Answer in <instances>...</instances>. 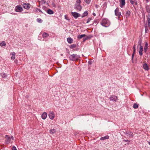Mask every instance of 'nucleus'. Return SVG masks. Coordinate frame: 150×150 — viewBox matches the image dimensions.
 Here are the masks:
<instances>
[{
  "instance_id": "obj_12",
  "label": "nucleus",
  "mask_w": 150,
  "mask_h": 150,
  "mask_svg": "<svg viewBox=\"0 0 150 150\" xmlns=\"http://www.w3.org/2000/svg\"><path fill=\"white\" fill-rule=\"evenodd\" d=\"M143 50V47L142 46H140L139 51V54L140 56H142V52Z\"/></svg>"
},
{
  "instance_id": "obj_41",
  "label": "nucleus",
  "mask_w": 150,
  "mask_h": 150,
  "mask_svg": "<svg viewBox=\"0 0 150 150\" xmlns=\"http://www.w3.org/2000/svg\"><path fill=\"white\" fill-rule=\"evenodd\" d=\"M88 63L90 65H91L92 64V62H91V61H89L88 62Z\"/></svg>"
},
{
  "instance_id": "obj_23",
  "label": "nucleus",
  "mask_w": 150,
  "mask_h": 150,
  "mask_svg": "<svg viewBox=\"0 0 150 150\" xmlns=\"http://www.w3.org/2000/svg\"><path fill=\"white\" fill-rule=\"evenodd\" d=\"M139 104L137 103H134L133 105V107L134 109H137L138 108Z\"/></svg>"
},
{
  "instance_id": "obj_16",
  "label": "nucleus",
  "mask_w": 150,
  "mask_h": 150,
  "mask_svg": "<svg viewBox=\"0 0 150 150\" xmlns=\"http://www.w3.org/2000/svg\"><path fill=\"white\" fill-rule=\"evenodd\" d=\"M148 49V43L147 42H146L145 44L144 45V52L146 53V51Z\"/></svg>"
},
{
  "instance_id": "obj_39",
  "label": "nucleus",
  "mask_w": 150,
  "mask_h": 150,
  "mask_svg": "<svg viewBox=\"0 0 150 150\" xmlns=\"http://www.w3.org/2000/svg\"><path fill=\"white\" fill-rule=\"evenodd\" d=\"M12 150H17L16 148L14 146L12 147Z\"/></svg>"
},
{
  "instance_id": "obj_52",
  "label": "nucleus",
  "mask_w": 150,
  "mask_h": 150,
  "mask_svg": "<svg viewBox=\"0 0 150 150\" xmlns=\"http://www.w3.org/2000/svg\"><path fill=\"white\" fill-rule=\"evenodd\" d=\"M65 19H66V17L65 16Z\"/></svg>"
},
{
  "instance_id": "obj_45",
  "label": "nucleus",
  "mask_w": 150,
  "mask_h": 150,
  "mask_svg": "<svg viewBox=\"0 0 150 150\" xmlns=\"http://www.w3.org/2000/svg\"><path fill=\"white\" fill-rule=\"evenodd\" d=\"M123 141H124L125 142H129V141L128 140H123Z\"/></svg>"
},
{
  "instance_id": "obj_33",
  "label": "nucleus",
  "mask_w": 150,
  "mask_h": 150,
  "mask_svg": "<svg viewBox=\"0 0 150 150\" xmlns=\"http://www.w3.org/2000/svg\"><path fill=\"white\" fill-rule=\"evenodd\" d=\"M147 23L149 28L150 29V19H147Z\"/></svg>"
},
{
  "instance_id": "obj_35",
  "label": "nucleus",
  "mask_w": 150,
  "mask_h": 150,
  "mask_svg": "<svg viewBox=\"0 0 150 150\" xmlns=\"http://www.w3.org/2000/svg\"><path fill=\"white\" fill-rule=\"evenodd\" d=\"M85 1L86 3L87 4H89L91 1L90 0H85Z\"/></svg>"
},
{
  "instance_id": "obj_44",
  "label": "nucleus",
  "mask_w": 150,
  "mask_h": 150,
  "mask_svg": "<svg viewBox=\"0 0 150 150\" xmlns=\"http://www.w3.org/2000/svg\"><path fill=\"white\" fill-rule=\"evenodd\" d=\"M135 52H136V50H133V52L132 54H134Z\"/></svg>"
},
{
  "instance_id": "obj_17",
  "label": "nucleus",
  "mask_w": 150,
  "mask_h": 150,
  "mask_svg": "<svg viewBox=\"0 0 150 150\" xmlns=\"http://www.w3.org/2000/svg\"><path fill=\"white\" fill-rule=\"evenodd\" d=\"M131 13V12L129 11H127L125 13V16L126 18H129Z\"/></svg>"
},
{
  "instance_id": "obj_38",
  "label": "nucleus",
  "mask_w": 150,
  "mask_h": 150,
  "mask_svg": "<svg viewBox=\"0 0 150 150\" xmlns=\"http://www.w3.org/2000/svg\"><path fill=\"white\" fill-rule=\"evenodd\" d=\"M145 32L146 33H147V31L148 30V29L147 28V27L146 25L145 26Z\"/></svg>"
},
{
  "instance_id": "obj_14",
  "label": "nucleus",
  "mask_w": 150,
  "mask_h": 150,
  "mask_svg": "<svg viewBox=\"0 0 150 150\" xmlns=\"http://www.w3.org/2000/svg\"><path fill=\"white\" fill-rule=\"evenodd\" d=\"M72 15L75 18H78L80 15V14L76 12H74L72 13Z\"/></svg>"
},
{
  "instance_id": "obj_29",
  "label": "nucleus",
  "mask_w": 150,
  "mask_h": 150,
  "mask_svg": "<svg viewBox=\"0 0 150 150\" xmlns=\"http://www.w3.org/2000/svg\"><path fill=\"white\" fill-rule=\"evenodd\" d=\"M0 45L1 46H5L6 45V44L5 43L4 41H3L0 43Z\"/></svg>"
},
{
  "instance_id": "obj_26",
  "label": "nucleus",
  "mask_w": 150,
  "mask_h": 150,
  "mask_svg": "<svg viewBox=\"0 0 150 150\" xmlns=\"http://www.w3.org/2000/svg\"><path fill=\"white\" fill-rule=\"evenodd\" d=\"M56 132V130L55 129H51L50 130V133L52 134L55 132Z\"/></svg>"
},
{
  "instance_id": "obj_42",
  "label": "nucleus",
  "mask_w": 150,
  "mask_h": 150,
  "mask_svg": "<svg viewBox=\"0 0 150 150\" xmlns=\"http://www.w3.org/2000/svg\"><path fill=\"white\" fill-rule=\"evenodd\" d=\"M134 54H132V60H133V58H134Z\"/></svg>"
},
{
  "instance_id": "obj_51",
  "label": "nucleus",
  "mask_w": 150,
  "mask_h": 150,
  "mask_svg": "<svg viewBox=\"0 0 150 150\" xmlns=\"http://www.w3.org/2000/svg\"><path fill=\"white\" fill-rule=\"evenodd\" d=\"M39 11H40V12H41V10H40L39 9Z\"/></svg>"
},
{
  "instance_id": "obj_24",
  "label": "nucleus",
  "mask_w": 150,
  "mask_h": 150,
  "mask_svg": "<svg viewBox=\"0 0 150 150\" xmlns=\"http://www.w3.org/2000/svg\"><path fill=\"white\" fill-rule=\"evenodd\" d=\"M146 11L150 14V7L148 6H147L146 7Z\"/></svg>"
},
{
  "instance_id": "obj_28",
  "label": "nucleus",
  "mask_w": 150,
  "mask_h": 150,
  "mask_svg": "<svg viewBox=\"0 0 150 150\" xmlns=\"http://www.w3.org/2000/svg\"><path fill=\"white\" fill-rule=\"evenodd\" d=\"M142 39H139V42H138V46L139 45L140 46H142L141 44L142 43Z\"/></svg>"
},
{
  "instance_id": "obj_11",
  "label": "nucleus",
  "mask_w": 150,
  "mask_h": 150,
  "mask_svg": "<svg viewBox=\"0 0 150 150\" xmlns=\"http://www.w3.org/2000/svg\"><path fill=\"white\" fill-rule=\"evenodd\" d=\"M126 134L127 137L129 138L132 137L133 136V133L132 132H126Z\"/></svg>"
},
{
  "instance_id": "obj_4",
  "label": "nucleus",
  "mask_w": 150,
  "mask_h": 150,
  "mask_svg": "<svg viewBox=\"0 0 150 150\" xmlns=\"http://www.w3.org/2000/svg\"><path fill=\"white\" fill-rule=\"evenodd\" d=\"M80 0H77L76 1V3L75 4V8L77 11H80L81 9V6L80 5Z\"/></svg>"
},
{
  "instance_id": "obj_30",
  "label": "nucleus",
  "mask_w": 150,
  "mask_h": 150,
  "mask_svg": "<svg viewBox=\"0 0 150 150\" xmlns=\"http://www.w3.org/2000/svg\"><path fill=\"white\" fill-rule=\"evenodd\" d=\"M91 20V19H87V20H86V19H85L83 21V23H87L90 21V20Z\"/></svg>"
},
{
  "instance_id": "obj_6",
  "label": "nucleus",
  "mask_w": 150,
  "mask_h": 150,
  "mask_svg": "<svg viewBox=\"0 0 150 150\" xmlns=\"http://www.w3.org/2000/svg\"><path fill=\"white\" fill-rule=\"evenodd\" d=\"M15 10L16 12H21L23 10V9L21 6L18 5L16 6Z\"/></svg>"
},
{
  "instance_id": "obj_13",
  "label": "nucleus",
  "mask_w": 150,
  "mask_h": 150,
  "mask_svg": "<svg viewBox=\"0 0 150 150\" xmlns=\"http://www.w3.org/2000/svg\"><path fill=\"white\" fill-rule=\"evenodd\" d=\"M47 114L46 112H44L41 116L42 118L44 120L47 117Z\"/></svg>"
},
{
  "instance_id": "obj_10",
  "label": "nucleus",
  "mask_w": 150,
  "mask_h": 150,
  "mask_svg": "<svg viewBox=\"0 0 150 150\" xmlns=\"http://www.w3.org/2000/svg\"><path fill=\"white\" fill-rule=\"evenodd\" d=\"M143 67L144 69L146 71H148L149 70V67L146 63L144 64Z\"/></svg>"
},
{
  "instance_id": "obj_7",
  "label": "nucleus",
  "mask_w": 150,
  "mask_h": 150,
  "mask_svg": "<svg viewBox=\"0 0 150 150\" xmlns=\"http://www.w3.org/2000/svg\"><path fill=\"white\" fill-rule=\"evenodd\" d=\"M49 116L50 119L53 120L54 117V112L52 111L50 112L49 114Z\"/></svg>"
},
{
  "instance_id": "obj_48",
  "label": "nucleus",
  "mask_w": 150,
  "mask_h": 150,
  "mask_svg": "<svg viewBox=\"0 0 150 150\" xmlns=\"http://www.w3.org/2000/svg\"><path fill=\"white\" fill-rule=\"evenodd\" d=\"M149 0H146V1H147V2H149Z\"/></svg>"
},
{
  "instance_id": "obj_46",
  "label": "nucleus",
  "mask_w": 150,
  "mask_h": 150,
  "mask_svg": "<svg viewBox=\"0 0 150 150\" xmlns=\"http://www.w3.org/2000/svg\"><path fill=\"white\" fill-rule=\"evenodd\" d=\"M93 16H96V14H95V13H93Z\"/></svg>"
},
{
  "instance_id": "obj_31",
  "label": "nucleus",
  "mask_w": 150,
  "mask_h": 150,
  "mask_svg": "<svg viewBox=\"0 0 150 150\" xmlns=\"http://www.w3.org/2000/svg\"><path fill=\"white\" fill-rule=\"evenodd\" d=\"M76 46V45L75 44H72L70 46V48L72 49L74 48H75Z\"/></svg>"
},
{
  "instance_id": "obj_21",
  "label": "nucleus",
  "mask_w": 150,
  "mask_h": 150,
  "mask_svg": "<svg viewBox=\"0 0 150 150\" xmlns=\"http://www.w3.org/2000/svg\"><path fill=\"white\" fill-rule=\"evenodd\" d=\"M86 35L85 34H83V35H79L78 36H77V38L78 39H80L82 38L85 37L86 36Z\"/></svg>"
},
{
  "instance_id": "obj_15",
  "label": "nucleus",
  "mask_w": 150,
  "mask_h": 150,
  "mask_svg": "<svg viewBox=\"0 0 150 150\" xmlns=\"http://www.w3.org/2000/svg\"><path fill=\"white\" fill-rule=\"evenodd\" d=\"M131 3L133 5H137V2L136 1V0H129Z\"/></svg>"
},
{
  "instance_id": "obj_32",
  "label": "nucleus",
  "mask_w": 150,
  "mask_h": 150,
  "mask_svg": "<svg viewBox=\"0 0 150 150\" xmlns=\"http://www.w3.org/2000/svg\"><path fill=\"white\" fill-rule=\"evenodd\" d=\"M1 76L3 78L5 77L6 76V74L4 73H1Z\"/></svg>"
},
{
  "instance_id": "obj_19",
  "label": "nucleus",
  "mask_w": 150,
  "mask_h": 150,
  "mask_svg": "<svg viewBox=\"0 0 150 150\" xmlns=\"http://www.w3.org/2000/svg\"><path fill=\"white\" fill-rule=\"evenodd\" d=\"M67 41L68 43L69 44L73 42V39L71 38H68L67 39Z\"/></svg>"
},
{
  "instance_id": "obj_1",
  "label": "nucleus",
  "mask_w": 150,
  "mask_h": 150,
  "mask_svg": "<svg viewBox=\"0 0 150 150\" xmlns=\"http://www.w3.org/2000/svg\"><path fill=\"white\" fill-rule=\"evenodd\" d=\"M80 58L79 55L76 54H73L69 57L70 60L72 61H76L78 60Z\"/></svg>"
},
{
  "instance_id": "obj_43",
  "label": "nucleus",
  "mask_w": 150,
  "mask_h": 150,
  "mask_svg": "<svg viewBox=\"0 0 150 150\" xmlns=\"http://www.w3.org/2000/svg\"><path fill=\"white\" fill-rule=\"evenodd\" d=\"M133 50H136L135 45H134L133 47Z\"/></svg>"
},
{
  "instance_id": "obj_47",
  "label": "nucleus",
  "mask_w": 150,
  "mask_h": 150,
  "mask_svg": "<svg viewBox=\"0 0 150 150\" xmlns=\"http://www.w3.org/2000/svg\"><path fill=\"white\" fill-rule=\"evenodd\" d=\"M42 1H43L44 3H45V1L44 0H41Z\"/></svg>"
},
{
  "instance_id": "obj_25",
  "label": "nucleus",
  "mask_w": 150,
  "mask_h": 150,
  "mask_svg": "<svg viewBox=\"0 0 150 150\" xmlns=\"http://www.w3.org/2000/svg\"><path fill=\"white\" fill-rule=\"evenodd\" d=\"M47 12L48 13L50 14H52L54 13L53 11L51 9H48L47 11Z\"/></svg>"
},
{
  "instance_id": "obj_40",
  "label": "nucleus",
  "mask_w": 150,
  "mask_h": 150,
  "mask_svg": "<svg viewBox=\"0 0 150 150\" xmlns=\"http://www.w3.org/2000/svg\"><path fill=\"white\" fill-rule=\"evenodd\" d=\"M15 56H12L11 57V58L12 60H14L15 59Z\"/></svg>"
},
{
  "instance_id": "obj_50",
  "label": "nucleus",
  "mask_w": 150,
  "mask_h": 150,
  "mask_svg": "<svg viewBox=\"0 0 150 150\" xmlns=\"http://www.w3.org/2000/svg\"><path fill=\"white\" fill-rule=\"evenodd\" d=\"M149 144L150 145V142H149Z\"/></svg>"
},
{
  "instance_id": "obj_20",
  "label": "nucleus",
  "mask_w": 150,
  "mask_h": 150,
  "mask_svg": "<svg viewBox=\"0 0 150 150\" xmlns=\"http://www.w3.org/2000/svg\"><path fill=\"white\" fill-rule=\"evenodd\" d=\"M109 138V136H105L100 138V140H104L106 139H108Z\"/></svg>"
},
{
  "instance_id": "obj_3",
  "label": "nucleus",
  "mask_w": 150,
  "mask_h": 150,
  "mask_svg": "<svg viewBox=\"0 0 150 150\" xmlns=\"http://www.w3.org/2000/svg\"><path fill=\"white\" fill-rule=\"evenodd\" d=\"M6 142L7 144L11 143L13 141V140H14V137L13 136L10 137L8 135H6Z\"/></svg>"
},
{
  "instance_id": "obj_18",
  "label": "nucleus",
  "mask_w": 150,
  "mask_h": 150,
  "mask_svg": "<svg viewBox=\"0 0 150 150\" xmlns=\"http://www.w3.org/2000/svg\"><path fill=\"white\" fill-rule=\"evenodd\" d=\"M42 36L43 38H45L49 36V34L47 33H44Z\"/></svg>"
},
{
  "instance_id": "obj_8",
  "label": "nucleus",
  "mask_w": 150,
  "mask_h": 150,
  "mask_svg": "<svg viewBox=\"0 0 150 150\" xmlns=\"http://www.w3.org/2000/svg\"><path fill=\"white\" fill-rule=\"evenodd\" d=\"M115 15L118 16V18H119V16L121 15V13L120 12H119V9L117 8L115 11Z\"/></svg>"
},
{
  "instance_id": "obj_34",
  "label": "nucleus",
  "mask_w": 150,
  "mask_h": 150,
  "mask_svg": "<svg viewBox=\"0 0 150 150\" xmlns=\"http://www.w3.org/2000/svg\"><path fill=\"white\" fill-rule=\"evenodd\" d=\"M37 21L40 23H42V19H37Z\"/></svg>"
},
{
  "instance_id": "obj_22",
  "label": "nucleus",
  "mask_w": 150,
  "mask_h": 150,
  "mask_svg": "<svg viewBox=\"0 0 150 150\" xmlns=\"http://www.w3.org/2000/svg\"><path fill=\"white\" fill-rule=\"evenodd\" d=\"M88 12L87 11H86L84 12L82 14L81 16V17L82 18H83L86 16L88 14Z\"/></svg>"
},
{
  "instance_id": "obj_49",
  "label": "nucleus",
  "mask_w": 150,
  "mask_h": 150,
  "mask_svg": "<svg viewBox=\"0 0 150 150\" xmlns=\"http://www.w3.org/2000/svg\"><path fill=\"white\" fill-rule=\"evenodd\" d=\"M147 19H150V17H148V18Z\"/></svg>"
},
{
  "instance_id": "obj_37",
  "label": "nucleus",
  "mask_w": 150,
  "mask_h": 150,
  "mask_svg": "<svg viewBox=\"0 0 150 150\" xmlns=\"http://www.w3.org/2000/svg\"><path fill=\"white\" fill-rule=\"evenodd\" d=\"M11 54L12 56H15V52H12L11 53Z\"/></svg>"
},
{
  "instance_id": "obj_9",
  "label": "nucleus",
  "mask_w": 150,
  "mask_h": 150,
  "mask_svg": "<svg viewBox=\"0 0 150 150\" xmlns=\"http://www.w3.org/2000/svg\"><path fill=\"white\" fill-rule=\"evenodd\" d=\"M23 6L25 9H28L30 8V5L28 4H23Z\"/></svg>"
},
{
  "instance_id": "obj_36",
  "label": "nucleus",
  "mask_w": 150,
  "mask_h": 150,
  "mask_svg": "<svg viewBox=\"0 0 150 150\" xmlns=\"http://www.w3.org/2000/svg\"><path fill=\"white\" fill-rule=\"evenodd\" d=\"M89 38L88 37H87L86 38H83V41H85L86 40L88 39Z\"/></svg>"
},
{
  "instance_id": "obj_2",
  "label": "nucleus",
  "mask_w": 150,
  "mask_h": 150,
  "mask_svg": "<svg viewBox=\"0 0 150 150\" xmlns=\"http://www.w3.org/2000/svg\"><path fill=\"white\" fill-rule=\"evenodd\" d=\"M101 24L103 26L107 27L109 26L110 22L108 19H103L101 22Z\"/></svg>"
},
{
  "instance_id": "obj_5",
  "label": "nucleus",
  "mask_w": 150,
  "mask_h": 150,
  "mask_svg": "<svg viewBox=\"0 0 150 150\" xmlns=\"http://www.w3.org/2000/svg\"><path fill=\"white\" fill-rule=\"evenodd\" d=\"M109 99L110 101H112L115 102H117L118 100V97L115 95H112Z\"/></svg>"
},
{
  "instance_id": "obj_27",
  "label": "nucleus",
  "mask_w": 150,
  "mask_h": 150,
  "mask_svg": "<svg viewBox=\"0 0 150 150\" xmlns=\"http://www.w3.org/2000/svg\"><path fill=\"white\" fill-rule=\"evenodd\" d=\"M120 1L122 6H123L125 4V0H120Z\"/></svg>"
}]
</instances>
